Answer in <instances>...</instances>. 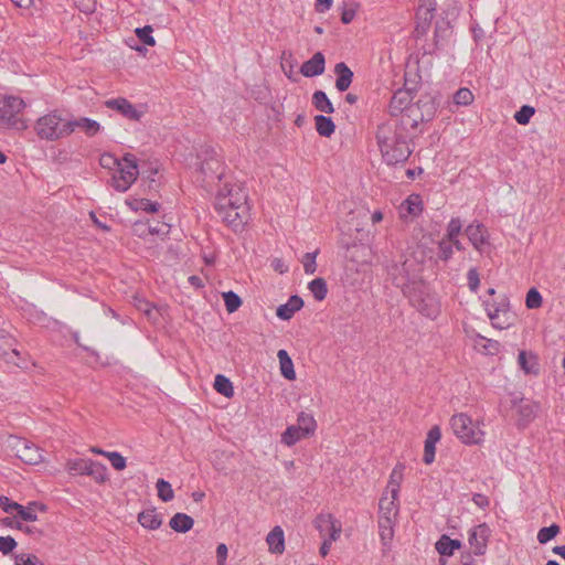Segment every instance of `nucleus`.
Wrapping results in <instances>:
<instances>
[{
	"instance_id": "nucleus-22",
	"label": "nucleus",
	"mask_w": 565,
	"mask_h": 565,
	"mask_svg": "<svg viewBox=\"0 0 565 565\" xmlns=\"http://www.w3.org/2000/svg\"><path fill=\"white\" fill-rule=\"evenodd\" d=\"M509 299L503 296L499 301H494L492 305L486 303L487 313L493 327L504 329L505 327L498 322L499 313L507 312L509 310Z\"/></svg>"
},
{
	"instance_id": "nucleus-26",
	"label": "nucleus",
	"mask_w": 565,
	"mask_h": 565,
	"mask_svg": "<svg viewBox=\"0 0 565 565\" xmlns=\"http://www.w3.org/2000/svg\"><path fill=\"white\" fill-rule=\"evenodd\" d=\"M0 525L2 526H6V527H10V529H15V530H20L33 537H40L43 535V531L38 529L36 526L34 525H24L23 523H21L20 521H17L15 519L13 518H3V519H0Z\"/></svg>"
},
{
	"instance_id": "nucleus-58",
	"label": "nucleus",
	"mask_w": 565,
	"mask_h": 565,
	"mask_svg": "<svg viewBox=\"0 0 565 565\" xmlns=\"http://www.w3.org/2000/svg\"><path fill=\"white\" fill-rule=\"evenodd\" d=\"M17 547V541L11 536H0V552L4 555L11 553Z\"/></svg>"
},
{
	"instance_id": "nucleus-20",
	"label": "nucleus",
	"mask_w": 565,
	"mask_h": 565,
	"mask_svg": "<svg viewBox=\"0 0 565 565\" xmlns=\"http://www.w3.org/2000/svg\"><path fill=\"white\" fill-rule=\"evenodd\" d=\"M423 212V203L419 195H409L399 206L402 218L407 216L417 217Z\"/></svg>"
},
{
	"instance_id": "nucleus-29",
	"label": "nucleus",
	"mask_w": 565,
	"mask_h": 565,
	"mask_svg": "<svg viewBox=\"0 0 565 565\" xmlns=\"http://www.w3.org/2000/svg\"><path fill=\"white\" fill-rule=\"evenodd\" d=\"M193 524L194 520L190 515L181 512L175 513L169 522L170 527L179 533L189 532L193 527Z\"/></svg>"
},
{
	"instance_id": "nucleus-16",
	"label": "nucleus",
	"mask_w": 565,
	"mask_h": 565,
	"mask_svg": "<svg viewBox=\"0 0 565 565\" xmlns=\"http://www.w3.org/2000/svg\"><path fill=\"white\" fill-rule=\"evenodd\" d=\"M225 188H227V183L225 184ZM226 193L222 194L220 192L217 199H230L231 206H234L239 210L248 211L247 207V194L245 191L239 186H231L230 189H226Z\"/></svg>"
},
{
	"instance_id": "nucleus-45",
	"label": "nucleus",
	"mask_w": 565,
	"mask_h": 565,
	"mask_svg": "<svg viewBox=\"0 0 565 565\" xmlns=\"http://www.w3.org/2000/svg\"><path fill=\"white\" fill-rule=\"evenodd\" d=\"M404 469L403 465H397L390 477L388 487L391 488V492L394 497V500H397V494L401 487L402 471Z\"/></svg>"
},
{
	"instance_id": "nucleus-61",
	"label": "nucleus",
	"mask_w": 565,
	"mask_h": 565,
	"mask_svg": "<svg viewBox=\"0 0 565 565\" xmlns=\"http://www.w3.org/2000/svg\"><path fill=\"white\" fill-rule=\"evenodd\" d=\"M135 306L139 311L143 312L147 317L152 318L153 306L149 301L136 298Z\"/></svg>"
},
{
	"instance_id": "nucleus-12",
	"label": "nucleus",
	"mask_w": 565,
	"mask_h": 565,
	"mask_svg": "<svg viewBox=\"0 0 565 565\" xmlns=\"http://www.w3.org/2000/svg\"><path fill=\"white\" fill-rule=\"evenodd\" d=\"M105 106L109 109L116 110L124 117L139 121L143 116V111L137 109L128 99L124 97L107 99Z\"/></svg>"
},
{
	"instance_id": "nucleus-37",
	"label": "nucleus",
	"mask_w": 565,
	"mask_h": 565,
	"mask_svg": "<svg viewBox=\"0 0 565 565\" xmlns=\"http://www.w3.org/2000/svg\"><path fill=\"white\" fill-rule=\"evenodd\" d=\"M316 130L322 137H330L334 130L335 125L330 117L317 115L315 117Z\"/></svg>"
},
{
	"instance_id": "nucleus-42",
	"label": "nucleus",
	"mask_w": 565,
	"mask_h": 565,
	"mask_svg": "<svg viewBox=\"0 0 565 565\" xmlns=\"http://www.w3.org/2000/svg\"><path fill=\"white\" fill-rule=\"evenodd\" d=\"M297 425L306 433L309 437L315 434L317 428V422L312 415L305 412L299 413L297 418Z\"/></svg>"
},
{
	"instance_id": "nucleus-15",
	"label": "nucleus",
	"mask_w": 565,
	"mask_h": 565,
	"mask_svg": "<svg viewBox=\"0 0 565 565\" xmlns=\"http://www.w3.org/2000/svg\"><path fill=\"white\" fill-rule=\"evenodd\" d=\"M441 437L440 428L438 426L431 427L425 440L423 461L430 465L435 460L436 444Z\"/></svg>"
},
{
	"instance_id": "nucleus-64",
	"label": "nucleus",
	"mask_w": 565,
	"mask_h": 565,
	"mask_svg": "<svg viewBox=\"0 0 565 565\" xmlns=\"http://www.w3.org/2000/svg\"><path fill=\"white\" fill-rule=\"evenodd\" d=\"M170 232V225L167 224V223H161V224H158L156 226H148V233L149 234H157V235H161V236H166L168 235Z\"/></svg>"
},
{
	"instance_id": "nucleus-38",
	"label": "nucleus",
	"mask_w": 565,
	"mask_h": 565,
	"mask_svg": "<svg viewBox=\"0 0 565 565\" xmlns=\"http://www.w3.org/2000/svg\"><path fill=\"white\" fill-rule=\"evenodd\" d=\"M87 476H90L97 483L103 484L108 480L107 467L98 461L88 463Z\"/></svg>"
},
{
	"instance_id": "nucleus-39",
	"label": "nucleus",
	"mask_w": 565,
	"mask_h": 565,
	"mask_svg": "<svg viewBox=\"0 0 565 565\" xmlns=\"http://www.w3.org/2000/svg\"><path fill=\"white\" fill-rule=\"evenodd\" d=\"M308 288L316 300L322 301L326 299L328 294V286L323 278H315L309 282Z\"/></svg>"
},
{
	"instance_id": "nucleus-14",
	"label": "nucleus",
	"mask_w": 565,
	"mask_h": 565,
	"mask_svg": "<svg viewBox=\"0 0 565 565\" xmlns=\"http://www.w3.org/2000/svg\"><path fill=\"white\" fill-rule=\"evenodd\" d=\"M324 68V55L321 52H317L310 60L306 61L301 65L300 73L306 77H315L323 74Z\"/></svg>"
},
{
	"instance_id": "nucleus-30",
	"label": "nucleus",
	"mask_w": 565,
	"mask_h": 565,
	"mask_svg": "<svg viewBox=\"0 0 565 565\" xmlns=\"http://www.w3.org/2000/svg\"><path fill=\"white\" fill-rule=\"evenodd\" d=\"M72 132L75 128H81L85 131L88 137H94L100 129L98 121L90 118L82 117L75 120H70Z\"/></svg>"
},
{
	"instance_id": "nucleus-62",
	"label": "nucleus",
	"mask_w": 565,
	"mask_h": 565,
	"mask_svg": "<svg viewBox=\"0 0 565 565\" xmlns=\"http://www.w3.org/2000/svg\"><path fill=\"white\" fill-rule=\"evenodd\" d=\"M121 163V161H119L110 153H105L100 157V166L103 168L111 169L113 167H119Z\"/></svg>"
},
{
	"instance_id": "nucleus-55",
	"label": "nucleus",
	"mask_w": 565,
	"mask_h": 565,
	"mask_svg": "<svg viewBox=\"0 0 565 565\" xmlns=\"http://www.w3.org/2000/svg\"><path fill=\"white\" fill-rule=\"evenodd\" d=\"M543 299L536 288H531L525 298V305L529 309H536L542 306Z\"/></svg>"
},
{
	"instance_id": "nucleus-40",
	"label": "nucleus",
	"mask_w": 565,
	"mask_h": 565,
	"mask_svg": "<svg viewBox=\"0 0 565 565\" xmlns=\"http://www.w3.org/2000/svg\"><path fill=\"white\" fill-rule=\"evenodd\" d=\"M214 388L225 397H232L234 395L233 384L225 375L217 374L215 376Z\"/></svg>"
},
{
	"instance_id": "nucleus-31",
	"label": "nucleus",
	"mask_w": 565,
	"mask_h": 565,
	"mask_svg": "<svg viewBox=\"0 0 565 565\" xmlns=\"http://www.w3.org/2000/svg\"><path fill=\"white\" fill-rule=\"evenodd\" d=\"M461 547V542L459 540H452L448 535H441V537L436 542L435 548L436 551L444 556H451L456 550Z\"/></svg>"
},
{
	"instance_id": "nucleus-46",
	"label": "nucleus",
	"mask_w": 565,
	"mask_h": 565,
	"mask_svg": "<svg viewBox=\"0 0 565 565\" xmlns=\"http://www.w3.org/2000/svg\"><path fill=\"white\" fill-rule=\"evenodd\" d=\"M156 487L158 490V497L163 502H169L174 498V491L171 484L164 479H158Z\"/></svg>"
},
{
	"instance_id": "nucleus-44",
	"label": "nucleus",
	"mask_w": 565,
	"mask_h": 565,
	"mask_svg": "<svg viewBox=\"0 0 565 565\" xmlns=\"http://www.w3.org/2000/svg\"><path fill=\"white\" fill-rule=\"evenodd\" d=\"M222 297L228 313L237 311L238 308L242 306L241 297L232 290L223 292Z\"/></svg>"
},
{
	"instance_id": "nucleus-33",
	"label": "nucleus",
	"mask_w": 565,
	"mask_h": 565,
	"mask_svg": "<svg viewBox=\"0 0 565 565\" xmlns=\"http://www.w3.org/2000/svg\"><path fill=\"white\" fill-rule=\"evenodd\" d=\"M277 356L280 363L281 375L289 381L295 380L296 372L294 369L292 360L289 356L288 352L286 350H279Z\"/></svg>"
},
{
	"instance_id": "nucleus-23",
	"label": "nucleus",
	"mask_w": 565,
	"mask_h": 565,
	"mask_svg": "<svg viewBox=\"0 0 565 565\" xmlns=\"http://www.w3.org/2000/svg\"><path fill=\"white\" fill-rule=\"evenodd\" d=\"M315 525L320 533L330 532L331 540H337L341 529L337 527L331 514H320L315 520Z\"/></svg>"
},
{
	"instance_id": "nucleus-32",
	"label": "nucleus",
	"mask_w": 565,
	"mask_h": 565,
	"mask_svg": "<svg viewBox=\"0 0 565 565\" xmlns=\"http://www.w3.org/2000/svg\"><path fill=\"white\" fill-rule=\"evenodd\" d=\"M380 537L384 546H388L394 536V520L388 516L379 518Z\"/></svg>"
},
{
	"instance_id": "nucleus-19",
	"label": "nucleus",
	"mask_w": 565,
	"mask_h": 565,
	"mask_svg": "<svg viewBox=\"0 0 565 565\" xmlns=\"http://www.w3.org/2000/svg\"><path fill=\"white\" fill-rule=\"evenodd\" d=\"M334 73L337 75V79H335L337 89L339 92H345L352 84V79L354 76L353 72L350 70V67L344 62H340V63L335 64Z\"/></svg>"
},
{
	"instance_id": "nucleus-3",
	"label": "nucleus",
	"mask_w": 565,
	"mask_h": 565,
	"mask_svg": "<svg viewBox=\"0 0 565 565\" xmlns=\"http://www.w3.org/2000/svg\"><path fill=\"white\" fill-rule=\"evenodd\" d=\"M199 160L200 167L196 171V181L201 182L204 188L212 190L224 177L225 168L218 159L216 151L211 147L202 150L201 154H199Z\"/></svg>"
},
{
	"instance_id": "nucleus-18",
	"label": "nucleus",
	"mask_w": 565,
	"mask_h": 565,
	"mask_svg": "<svg viewBox=\"0 0 565 565\" xmlns=\"http://www.w3.org/2000/svg\"><path fill=\"white\" fill-rule=\"evenodd\" d=\"M303 307V300L298 295L291 296L286 303L280 305L276 315L281 320H290Z\"/></svg>"
},
{
	"instance_id": "nucleus-47",
	"label": "nucleus",
	"mask_w": 565,
	"mask_h": 565,
	"mask_svg": "<svg viewBox=\"0 0 565 565\" xmlns=\"http://www.w3.org/2000/svg\"><path fill=\"white\" fill-rule=\"evenodd\" d=\"M561 531V527L553 523L550 526L542 527L537 533V541L541 544H546L548 541L554 539Z\"/></svg>"
},
{
	"instance_id": "nucleus-50",
	"label": "nucleus",
	"mask_w": 565,
	"mask_h": 565,
	"mask_svg": "<svg viewBox=\"0 0 565 565\" xmlns=\"http://www.w3.org/2000/svg\"><path fill=\"white\" fill-rule=\"evenodd\" d=\"M473 94L469 88H459L454 95V102L459 106H468L473 102Z\"/></svg>"
},
{
	"instance_id": "nucleus-8",
	"label": "nucleus",
	"mask_w": 565,
	"mask_h": 565,
	"mask_svg": "<svg viewBox=\"0 0 565 565\" xmlns=\"http://www.w3.org/2000/svg\"><path fill=\"white\" fill-rule=\"evenodd\" d=\"M8 446L17 458L26 465H39L43 462L44 457L42 450L32 441L17 436H10Z\"/></svg>"
},
{
	"instance_id": "nucleus-28",
	"label": "nucleus",
	"mask_w": 565,
	"mask_h": 565,
	"mask_svg": "<svg viewBox=\"0 0 565 565\" xmlns=\"http://www.w3.org/2000/svg\"><path fill=\"white\" fill-rule=\"evenodd\" d=\"M518 363L526 374L539 373L537 356L532 352L520 351Z\"/></svg>"
},
{
	"instance_id": "nucleus-51",
	"label": "nucleus",
	"mask_w": 565,
	"mask_h": 565,
	"mask_svg": "<svg viewBox=\"0 0 565 565\" xmlns=\"http://www.w3.org/2000/svg\"><path fill=\"white\" fill-rule=\"evenodd\" d=\"M461 228H462L461 220L459 217H452L447 225V231H446V235L444 238H447L449 241H455V238L458 237V235L460 234Z\"/></svg>"
},
{
	"instance_id": "nucleus-63",
	"label": "nucleus",
	"mask_w": 565,
	"mask_h": 565,
	"mask_svg": "<svg viewBox=\"0 0 565 565\" xmlns=\"http://www.w3.org/2000/svg\"><path fill=\"white\" fill-rule=\"evenodd\" d=\"M138 207H140L141 211L148 212V213H154L159 210V204L157 202H151L147 199H141L138 201Z\"/></svg>"
},
{
	"instance_id": "nucleus-34",
	"label": "nucleus",
	"mask_w": 565,
	"mask_h": 565,
	"mask_svg": "<svg viewBox=\"0 0 565 565\" xmlns=\"http://www.w3.org/2000/svg\"><path fill=\"white\" fill-rule=\"evenodd\" d=\"M312 105L321 113L332 114L334 107L323 90H316L312 95Z\"/></svg>"
},
{
	"instance_id": "nucleus-5",
	"label": "nucleus",
	"mask_w": 565,
	"mask_h": 565,
	"mask_svg": "<svg viewBox=\"0 0 565 565\" xmlns=\"http://www.w3.org/2000/svg\"><path fill=\"white\" fill-rule=\"evenodd\" d=\"M435 114L436 105L433 98L424 96L417 102L412 103L399 118H396V121L411 132V129H416L420 122L431 120Z\"/></svg>"
},
{
	"instance_id": "nucleus-2",
	"label": "nucleus",
	"mask_w": 565,
	"mask_h": 565,
	"mask_svg": "<svg viewBox=\"0 0 565 565\" xmlns=\"http://www.w3.org/2000/svg\"><path fill=\"white\" fill-rule=\"evenodd\" d=\"M376 142L385 163L395 166L407 161L413 152L411 141L413 136L404 126L390 118L377 126Z\"/></svg>"
},
{
	"instance_id": "nucleus-60",
	"label": "nucleus",
	"mask_w": 565,
	"mask_h": 565,
	"mask_svg": "<svg viewBox=\"0 0 565 565\" xmlns=\"http://www.w3.org/2000/svg\"><path fill=\"white\" fill-rule=\"evenodd\" d=\"M469 289L476 292L480 285L479 273L476 268H470L467 274Z\"/></svg>"
},
{
	"instance_id": "nucleus-10",
	"label": "nucleus",
	"mask_w": 565,
	"mask_h": 565,
	"mask_svg": "<svg viewBox=\"0 0 565 565\" xmlns=\"http://www.w3.org/2000/svg\"><path fill=\"white\" fill-rule=\"evenodd\" d=\"M228 204H231L230 199H216L215 210L222 221L236 232L246 224L248 211L239 210Z\"/></svg>"
},
{
	"instance_id": "nucleus-53",
	"label": "nucleus",
	"mask_w": 565,
	"mask_h": 565,
	"mask_svg": "<svg viewBox=\"0 0 565 565\" xmlns=\"http://www.w3.org/2000/svg\"><path fill=\"white\" fill-rule=\"evenodd\" d=\"M454 247L452 243L447 238H443L438 244V258L447 262L452 257Z\"/></svg>"
},
{
	"instance_id": "nucleus-35",
	"label": "nucleus",
	"mask_w": 565,
	"mask_h": 565,
	"mask_svg": "<svg viewBox=\"0 0 565 565\" xmlns=\"http://www.w3.org/2000/svg\"><path fill=\"white\" fill-rule=\"evenodd\" d=\"M305 431L298 425H291L281 435V443L287 446H294L302 438H307Z\"/></svg>"
},
{
	"instance_id": "nucleus-17",
	"label": "nucleus",
	"mask_w": 565,
	"mask_h": 565,
	"mask_svg": "<svg viewBox=\"0 0 565 565\" xmlns=\"http://www.w3.org/2000/svg\"><path fill=\"white\" fill-rule=\"evenodd\" d=\"M466 235L469 238L470 243L478 250H481V247L488 244V231L482 224H470L466 228Z\"/></svg>"
},
{
	"instance_id": "nucleus-1",
	"label": "nucleus",
	"mask_w": 565,
	"mask_h": 565,
	"mask_svg": "<svg viewBox=\"0 0 565 565\" xmlns=\"http://www.w3.org/2000/svg\"><path fill=\"white\" fill-rule=\"evenodd\" d=\"M393 284L401 288L408 298L409 303L423 316L435 319L439 313V302L434 295L429 292L428 286L423 279L409 277L407 271V262L402 266L393 265L388 269Z\"/></svg>"
},
{
	"instance_id": "nucleus-57",
	"label": "nucleus",
	"mask_w": 565,
	"mask_h": 565,
	"mask_svg": "<svg viewBox=\"0 0 565 565\" xmlns=\"http://www.w3.org/2000/svg\"><path fill=\"white\" fill-rule=\"evenodd\" d=\"M359 4L353 3L351 7H343L341 12V21L343 24H349L353 21L355 18L356 11H358Z\"/></svg>"
},
{
	"instance_id": "nucleus-27",
	"label": "nucleus",
	"mask_w": 565,
	"mask_h": 565,
	"mask_svg": "<svg viewBox=\"0 0 565 565\" xmlns=\"http://www.w3.org/2000/svg\"><path fill=\"white\" fill-rule=\"evenodd\" d=\"M138 522L149 530H157L162 524L160 514L157 513L156 509H148L138 514Z\"/></svg>"
},
{
	"instance_id": "nucleus-43",
	"label": "nucleus",
	"mask_w": 565,
	"mask_h": 565,
	"mask_svg": "<svg viewBox=\"0 0 565 565\" xmlns=\"http://www.w3.org/2000/svg\"><path fill=\"white\" fill-rule=\"evenodd\" d=\"M397 500H394V497L392 495V499L388 500L387 498H381L379 508H380V516H388L394 520V518L397 515L398 507L396 503Z\"/></svg>"
},
{
	"instance_id": "nucleus-4",
	"label": "nucleus",
	"mask_w": 565,
	"mask_h": 565,
	"mask_svg": "<svg viewBox=\"0 0 565 565\" xmlns=\"http://www.w3.org/2000/svg\"><path fill=\"white\" fill-rule=\"evenodd\" d=\"M36 136L41 140L56 141L72 134L70 120L61 117L57 110L41 116L34 124Z\"/></svg>"
},
{
	"instance_id": "nucleus-21",
	"label": "nucleus",
	"mask_w": 565,
	"mask_h": 565,
	"mask_svg": "<svg viewBox=\"0 0 565 565\" xmlns=\"http://www.w3.org/2000/svg\"><path fill=\"white\" fill-rule=\"evenodd\" d=\"M537 405L529 399H520L516 405L520 425H527L536 416Z\"/></svg>"
},
{
	"instance_id": "nucleus-52",
	"label": "nucleus",
	"mask_w": 565,
	"mask_h": 565,
	"mask_svg": "<svg viewBox=\"0 0 565 565\" xmlns=\"http://www.w3.org/2000/svg\"><path fill=\"white\" fill-rule=\"evenodd\" d=\"M151 25H145L143 28L136 29L137 38L146 45L153 46L156 44L154 38L151 35L152 33Z\"/></svg>"
},
{
	"instance_id": "nucleus-48",
	"label": "nucleus",
	"mask_w": 565,
	"mask_h": 565,
	"mask_svg": "<svg viewBox=\"0 0 565 565\" xmlns=\"http://www.w3.org/2000/svg\"><path fill=\"white\" fill-rule=\"evenodd\" d=\"M318 254H319V249H316L315 252L306 253L303 255L301 263L303 265V269L307 275H312L316 273V270H317L316 258H317Z\"/></svg>"
},
{
	"instance_id": "nucleus-9",
	"label": "nucleus",
	"mask_w": 565,
	"mask_h": 565,
	"mask_svg": "<svg viewBox=\"0 0 565 565\" xmlns=\"http://www.w3.org/2000/svg\"><path fill=\"white\" fill-rule=\"evenodd\" d=\"M25 104L22 98L15 96L0 95V119L3 120L9 127L24 128L23 122L18 118V115L23 110Z\"/></svg>"
},
{
	"instance_id": "nucleus-59",
	"label": "nucleus",
	"mask_w": 565,
	"mask_h": 565,
	"mask_svg": "<svg viewBox=\"0 0 565 565\" xmlns=\"http://www.w3.org/2000/svg\"><path fill=\"white\" fill-rule=\"evenodd\" d=\"M43 565V563L35 556L29 554H20L15 556V565Z\"/></svg>"
},
{
	"instance_id": "nucleus-54",
	"label": "nucleus",
	"mask_w": 565,
	"mask_h": 565,
	"mask_svg": "<svg viewBox=\"0 0 565 565\" xmlns=\"http://www.w3.org/2000/svg\"><path fill=\"white\" fill-rule=\"evenodd\" d=\"M90 459H76L68 461L67 467L71 472H77L79 475H86L88 471V463H92Z\"/></svg>"
},
{
	"instance_id": "nucleus-49",
	"label": "nucleus",
	"mask_w": 565,
	"mask_h": 565,
	"mask_svg": "<svg viewBox=\"0 0 565 565\" xmlns=\"http://www.w3.org/2000/svg\"><path fill=\"white\" fill-rule=\"evenodd\" d=\"M534 114V107L524 105L514 114V119L520 125H527Z\"/></svg>"
},
{
	"instance_id": "nucleus-7",
	"label": "nucleus",
	"mask_w": 565,
	"mask_h": 565,
	"mask_svg": "<svg viewBox=\"0 0 565 565\" xmlns=\"http://www.w3.org/2000/svg\"><path fill=\"white\" fill-rule=\"evenodd\" d=\"M139 174L137 160L134 154L126 153L122 163L118 167V171L114 173L111 185L118 192H126L137 180Z\"/></svg>"
},
{
	"instance_id": "nucleus-56",
	"label": "nucleus",
	"mask_w": 565,
	"mask_h": 565,
	"mask_svg": "<svg viewBox=\"0 0 565 565\" xmlns=\"http://www.w3.org/2000/svg\"><path fill=\"white\" fill-rule=\"evenodd\" d=\"M105 457L108 458L113 468L118 471L124 470L127 466L126 458L117 451L107 452V454H105Z\"/></svg>"
},
{
	"instance_id": "nucleus-11",
	"label": "nucleus",
	"mask_w": 565,
	"mask_h": 565,
	"mask_svg": "<svg viewBox=\"0 0 565 565\" xmlns=\"http://www.w3.org/2000/svg\"><path fill=\"white\" fill-rule=\"evenodd\" d=\"M490 535L491 530L487 523L478 524L469 531L468 542L476 556L486 554Z\"/></svg>"
},
{
	"instance_id": "nucleus-6",
	"label": "nucleus",
	"mask_w": 565,
	"mask_h": 565,
	"mask_svg": "<svg viewBox=\"0 0 565 565\" xmlns=\"http://www.w3.org/2000/svg\"><path fill=\"white\" fill-rule=\"evenodd\" d=\"M450 426L454 434L466 445H479L483 440V431L466 414L454 415Z\"/></svg>"
},
{
	"instance_id": "nucleus-24",
	"label": "nucleus",
	"mask_w": 565,
	"mask_h": 565,
	"mask_svg": "<svg viewBox=\"0 0 565 565\" xmlns=\"http://www.w3.org/2000/svg\"><path fill=\"white\" fill-rule=\"evenodd\" d=\"M269 551L275 554H282L285 551V536L280 526H275L266 539Z\"/></svg>"
},
{
	"instance_id": "nucleus-25",
	"label": "nucleus",
	"mask_w": 565,
	"mask_h": 565,
	"mask_svg": "<svg viewBox=\"0 0 565 565\" xmlns=\"http://www.w3.org/2000/svg\"><path fill=\"white\" fill-rule=\"evenodd\" d=\"M416 32L423 35L427 32L434 19V9L428 7H419L416 12Z\"/></svg>"
},
{
	"instance_id": "nucleus-13",
	"label": "nucleus",
	"mask_w": 565,
	"mask_h": 565,
	"mask_svg": "<svg viewBox=\"0 0 565 565\" xmlns=\"http://www.w3.org/2000/svg\"><path fill=\"white\" fill-rule=\"evenodd\" d=\"M413 94L409 89H397L390 102L388 113L391 118H399V116L406 110L412 104Z\"/></svg>"
},
{
	"instance_id": "nucleus-41",
	"label": "nucleus",
	"mask_w": 565,
	"mask_h": 565,
	"mask_svg": "<svg viewBox=\"0 0 565 565\" xmlns=\"http://www.w3.org/2000/svg\"><path fill=\"white\" fill-rule=\"evenodd\" d=\"M14 511H17V514L26 522H34L36 521L38 516L35 514V508L38 507L36 502H31L26 507H23L19 503H14L11 505Z\"/></svg>"
},
{
	"instance_id": "nucleus-36",
	"label": "nucleus",
	"mask_w": 565,
	"mask_h": 565,
	"mask_svg": "<svg viewBox=\"0 0 565 565\" xmlns=\"http://www.w3.org/2000/svg\"><path fill=\"white\" fill-rule=\"evenodd\" d=\"M475 348L484 354H497L500 350V343L478 334L475 340Z\"/></svg>"
}]
</instances>
